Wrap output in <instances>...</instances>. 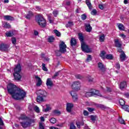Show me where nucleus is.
<instances>
[{
    "instance_id": "obj_1",
    "label": "nucleus",
    "mask_w": 129,
    "mask_h": 129,
    "mask_svg": "<svg viewBox=\"0 0 129 129\" xmlns=\"http://www.w3.org/2000/svg\"><path fill=\"white\" fill-rule=\"evenodd\" d=\"M8 92L12 95V98L15 100H21L26 97L27 93L24 90L16 86L14 84H9L7 86Z\"/></svg>"
},
{
    "instance_id": "obj_2",
    "label": "nucleus",
    "mask_w": 129,
    "mask_h": 129,
    "mask_svg": "<svg viewBox=\"0 0 129 129\" xmlns=\"http://www.w3.org/2000/svg\"><path fill=\"white\" fill-rule=\"evenodd\" d=\"M79 39L81 42V47L83 52L85 53H91L92 52V49L89 48V46L85 44L84 42V36H83V34L82 33H78Z\"/></svg>"
},
{
    "instance_id": "obj_3",
    "label": "nucleus",
    "mask_w": 129,
    "mask_h": 129,
    "mask_svg": "<svg viewBox=\"0 0 129 129\" xmlns=\"http://www.w3.org/2000/svg\"><path fill=\"white\" fill-rule=\"evenodd\" d=\"M14 73H13V76L15 80L16 81H20L22 79V76L21 74V71H22V67L20 63H18L14 69Z\"/></svg>"
},
{
    "instance_id": "obj_4",
    "label": "nucleus",
    "mask_w": 129,
    "mask_h": 129,
    "mask_svg": "<svg viewBox=\"0 0 129 129\" xmlns=\"http://www.w3.org/2000/svg\"><path fill=\"white\" fill-rule=\"evenodd\" d=\"M37 95L36 101L37 102H44L46 101V97H47L48 93L45 90H40L37 92Z\"/></svg>"
},
{
    "instance_id": "obj_5",
    "label": "nucleus",
    "mask_w": 129,
    "mask_h": 129,
    "mask_svg": "<svg viewBox=\"0 0 129 129\" xmlns=\"http://www.w3.org/2000/svg\"><path fill=\"white\" fill-rule=\"evenodd\" d=\"M35 21L41 28H46V26H47V21L42 14H38L36 16Z\"/></svg>"
},
{
    "instance_id": "obj_6",
    "label": "nucleus",
    "mask_w": 129,
    "mask_h": 129,
    "mask_svg": "<svg viewBox=\"0 0 129 129\" xmlns=\"http://www.w3.org/2000/svg\"><path fill=\"white\" fill-rule=\"evenodd\" d=\"M59 49L55 51V55L57 57H60L61 56V53L62 54L65 53L67 51L66 48H67V45L65 44L64 41H61L60 43L59 44Z\"/></svg>"
},
{
    "instance_id": "obj_7",
    "label": "nucleus",
    "mask_w": 129,
    "mask_h": 129,
    "mask_svg": "<svg viewBox=\"0 0 129 129\" xmlns=\"http://www.w3.org/2000/svg\"><path fill=\"white\" fill-rule=\"evenodd\" d=\"M10 49V45L6 43H1L0 44V51L2 52H8Z\"/></svg>"
},
{
    "instance_id": "obj_8",
    "label": "nucleus",
    "mask_w": 129,
    "mask_h": 129,
    "mask_svg": "<svg viewBox=\"0 0 129 129\" xmlns=\"http://www.w3.org/2000/svg\"><path fill=\"white\" fill-rule=\"evenodd\" d=\"M80 82H74L72 85V88L73 90H75L76 91H78V90H80Z\"/></svg>"
},
{
    "instance_id": "obj_9",
    "label": "nucleus",
    "mask_w": 129,
    "mask_h": 129,
    "mask_svg": "<svg viewBox=\"0 0 129 129\" xmlns=\"http://www.w3.org/2000/svg\"><path fill=\"white\" fill-rule=\"evenodd\" d=\"M98 68H99L100 71L103 74H104L105 72H106V67L102 62H99L98 63Z\"/></svg>"
},
{
    "instance_id": "obj_10",
    "label": "nucleus",
    "mask_w": 129,
    "mask_h": 129,
    "mask_svg": "<svg viewBox=\"0 0 129 129\" xmlns=\"http://www.w3.org/2000/svg\"><path fill=\"white\" fill-rule=\"evenodd\" d=\"M28 121L20 122V124L23 128H27L28 126L31 125L32 123V119H29Z\"/></svg>"
},
{
    "instance_id": "obj_11",
    "label": "nucleus",
    "mask_w": 129,
    "mask_h": 129,
    "mask_svg": "<svg viewBox=\"0 0 129 129\" xmlns=\"http://www.w3.org/2000/svg\"><path fill=\"white\" fill-rule=\"evenodd\" d=\"M70 94L73 99L74 102H76L78 100V95L75 91H72Z\"/></svg>"
},
{
    "instance_id": "obj_12",
    "label": "nucleus",
    "mask_w": 129,
    "mask_h": 129,
    "mask_svg": "<svg viewBox=\"0 0 129 129\" xmlns=\"http://www.w3.org/2000/svg\"><path fill=\"white\" fill-rule=\"evenodd\" d=\"M74 107V104L71 103H68L67 104L66 110L68 112H71L72 111V108Z\"/></svg>"
},
{
    "instance_id": "obj_13",
    "label": "nucleus",
    "mask_w": 129,
    "mask_h": 129,
    "mask_svg": "<svg viewBox=\"0 0 129 129\" xmlns=\"http://www.w3.org/2000/svg\"><path fill=\"white\" fill-rule=\"evenodd\" d=\"M46 85L48 86V89H51V87L53 86V82L51 78H48L46 81Z\"/></svg>"
},
{
    "instance_id": "obj_14",
    "label": "nucleus",
    "mask_w": 129,
    "mask_h": 129,
    "mask_svg": "<svg viewBox=\"0 0 129 129\" xmlns=\"http://www.w3.org/2000/svg\"><path fill=\"white\" fill-rule=\"evenodd\" d=\"M85 29L86 30V32H87L88 33H90V32L92 31V27H91L90 24H85Z\"/></svg>"
},
{
    "instance_id": "obj_15",
    "label": "nucleus",
    "mask_w": 129,
    "mask_h": 129,
    "mask_svg": "<svg viewBox=\"0 0 129 129\" xmlns=\"http://www.w3.org/2000/svg\"><path fill=\"white\" fill-rule=\"evenodd\" d=\"M33 17H34V13L32 11H29L28 13L25 16V18L27 20H31Z\"/></svg>"
},
{
    "instance_id": "obj_16",
    "label": "nucleus",
    "mask_w": 129,
    "mask_h": 129,
    "mask_svg": "<svg viewBox=\"0 0 129 129\" xmlns=\"http://www.w3.org/2000/svg\"><path fill=\"white\" fill-rule=\"evenodd\" d=\"M18 119L19 120H28L29 119H31V118H29L25 114H21Z\"/></svg>"
},
{
    "instance_id": "obj_17",
    "label": "nucleus",
    "mask_w": 129,
    "mask_h": 129,
    "mask_svg": "<svg viewBox=\"0 0 129 129\" xmlns=\"http://www.w3.org/2000/svg\"><path fill=\"white\" fill-rule=\"evenodd\" d=\"M119 58L121 62H123V61H125V59L126 58V55L124 52L121 53L119 55Z\"/></svg>"
},
{
    "instance_id": "obj_18",
    "label": "nucleus",
    "mask_w": 129,
    "mask_h": 129,
    "mask_svg": "<svg viewBox=\"0 0 129 129\" xmlns=\"http://www.w3.org/2000/svg\"><path fill=\"white\" fill-rule=\"evenodd\" d=\"M71 46L72 47H75L77 45V41H76V39L74 38H72L70 41Z\"/></svg>"
},
{
    "instance_id": "obj_19",
    "label": "nucleus",
    "mask_w": 129,
    "mask_h": 129,
    "mask_svg": "<svg viewBox=\"0 0 129 129\" xmlns=\"http://www.w3.org/2000/svg\"><path fill=\"white\" fill-rule=\"evenodd\" d=\"M35 78L36 79H38V81L36 83V86H41L42 85V80L41 79V78L39 77L38 76H35Z\"/></svg>"
},
{
    "instance_id": "obj_20",
    "label": "nucleus",
    "mask_w": 129,
    "mask_h": 129,
    "mask_svg": "<svg viewBox=\"0 0 129 129\" xmlns=\"http://www.w3.org/2000/svg\"><path fill=\"white\" fill-rule=\"evenodd\" d=\"M126 87H127V85L126 84V82L123 81L120 83V89H121V90H122V89H124V88H126Z\"/></svg>"
},
{
    "instance_id": "obj_21",
    "label": "nucleus",
    "mask_w": 129,
    "mask_h": 129,
    "mask_svg": "<svg viewBox=\"0 0 129 129\" xmlns=\"http://www.w3.org/2000/svg\"><path fill=\"white\" fill-rule=\"evenodd\" d=\"M4 20L7 21H15V18L10 15H5L4 16Z\"/></svg>"
},
{
    "instance_id": "obj_22",
    "label": "nucleus",
    "mask_w": 129,
    "mask_h": 129,
    "mask_svg": "<svg viewBox=\"0 0 129 129\" xmlns=\"http://www.w3.org/2000/svg\"><path fill=\"white\" fill-rule=\"evenodd\" d=\"M114 44H115V46L117 47V48H121V44L119 43V41L118 39H115L114 40Z\"/></svg>"
},
{
    "instance_id": "obj_23",
    "label": "nucleus",
    "mask_w": 129,
    "mask_h": 129,
    "mask_svg": "<svg viewBox=\"0 0 129 129\" xmlns=\"http://www.w3.org/2000/svg\"><path fill=\"white\" fill-rule=\"evenodd\" d=\"M52 114L53 115H60V114H61V111H60V110H57V109L53 110L52 112Z\"/></svg>"
},
{
    "instance_id": "obj_24",
    "label": "nucleus",
    "mask_w": 129,
    "mask_h": 129,
    "mask_svg": "<svg viewBox=\"0 0 129 129\" xmlns=\"http://www.w3.org/2000/svg\"><path fill=\"white\" fill-rule=\"evenodd\" d=\"M5 35H6L7 37L8 38L10 37H13L14 36V32L12 31H9L6 32Z\"/></svg>"
},
{
    "instance_id": "obj_25",
    "label": "nucleus",
    "mask_w": 129,
    "mask_h": 129,
    "mask_svg": "<svg viewBox=\"0 0 129 129\" xmlns=\"http://www.w3.org/2000/svg\"><path fill=\"white\" fill-rule=\"evenodd\" d=\"M47 41L48 43H53L55 41V37L53 36H49Z\"/></svg>"
},
{
    "instance_id": "obj_26",
    "label": "nucleus",
    "mask_w": 129,
    "mask_h": 129,
    "mask_svg": "<svg viewBox=\"0 0 129 129\" xmlns=\"http://www.w3.org/2000/svg\"><path fill=\"white\" fill-rule=\"evenodd\" d=\"M86 4L90 10H91V9H92V5H91L90 0H86Z\"/></svg>"
},
{
    "instance_id": "obj_27",
    "label": "nucleus",
    "mask_w": 129,
    "mask_h": 129,
    "mask_svg": "<svg viewBox=\"0 0 129 129\" xmlns=\"http://www.w3.org/2000/svg\"><path fill=\"white\" fill-rule=\"evenodd\" d=\"M118 28L120 31H123L124 30V26L121 23L117 24Z\"/></svg>"
},
{
    "instance_id": "obj_28",
    "label": "nucleus",
    "mask_w": 129,
    "mask_h": 129,
    "mask_svg": "<svg viewBox=\"0 0 129 129\" xmlns=\"http://www.w3.org/2000/svg\"><path fill=\"white\" fill-rule=\"evenodd\" d=\"M104 40H105V36H104V34H102L100 36L99 41L101 43H103V42H104Z\"/></svg>"
},
{
    "instance_id": "obj_29",
    "label": "nucleus",
    "mask_w": 129,
    "mask_h": 129,
    "mask_svg": "<svg viewBox=\"0 0 129 129\" xmlns=\"http://www.w3.org/2000/svg\"><path fill=\"white\" fill-rule=\"evenodd\" d=\"M91 94H92V95H97L98 96H102L101 95V94H100V93H99V91H95V92H91Z\"/></svg>"
},
{
    "instance_id": "obj_30",
    "label": "nucleus",
    "mask_w": 129,
    "mask_h": 129,
    "mask_svg": "<svg viewBox=\"0 0 129 129\" xmlns=\"http://www.w3.org/2000/svg\"><path fill=\"white\" fill-rule=\"evenodd\" d=\"M90 119L93 121V122H95L96 120V118H97V116L96 115H91L90 116Z\"/></svg>"
},
{
    "instance_id": "obj_31",
    "label": "nucleus",
    "mask_w": 129,
    "mask_h": 129,
    "mask_svg": "<svg viewBox=\"0 0 129 129\" xmlns=\"http://www.w3.org/2000/svg\"><path fill=\"white\" fill-rule=\"evenodd\" d=\"M121 107L123 109H124V110H125V111H127V112H129V106L128 105H124V106H122Z\"/></svg>"
},
{
    "instance_id": "obj_32",
    "label": "nucleus",
    "mask_w": 129,
    "mask_h": 129,
    "mask_svg": "<svg viewBox=\"0 0 129 129\" xmlns=\"http://www.w3.org/2000/svg\"><path fill=\"white\" fill-rule=\"evenodd\" d=\"M105 58L106 59H108L109 60H112V59H113V56L112 54H107L105 56Z\"/></svg>"
},
{
    "instance_id": "obj_33",
    "label": "nucleus",
    "mask_w": 129,
    "mask_h": 129,
    "mask_svg": "<svg viewBox=\"0 0 129 129\" xmlns=\"http://www.w3.org/2000/svg\"><path fill=\"white\" fill-rule=\"evenodd\" d=\"M119 102L120 105H121L122 107L124 106V105H125V102L124 101V100L122 99H120Z\"/></svg>"
},
{
    "instance_id": "obj_34",
    "label": "nucleus",
    "mask_w": 129,
    "mask_h": 129,
    "mask_svg": "<svg viewBox=\"0 0 129 129\" xmlns=\"http://www.w3.org/2000/svg\"><path fill=\"white\" fill-rule=\"evenodd\" d=\"M72 26H73V22L70 21L68 22V24L66 25V28H70Z\"/></svg>"
},
{
    "instance_id": "obj_35",
    "label": "nucleus",
    "mask_w": 129,
    "mask_h": 129,
    "mask_svg": "<svg viewBox=\"0 0 129 129\" xmlns=\"http://www.w3.org/2000/svg\"><path fill=\"white\" fill-rule=\"evenodd\" d=\"M4 27L5 28V29H10L11 28V25L10 23H8V22H6L4 25Z\"/></svg>"
},
{
    "instance_id": "obj_36",
    "label": "nucleus",
    "mask_w": 129,
    "mask_h": 129,
    "mask_svg": "<svg viewBox=\"0 0 129 129\" xmlns=\"http://www.w3.org/2000/svg\"><path fill=\"white\" fill-rule=\"evenodd\" d=\"M46 108L44 109V112H48L49 110L51 109V108L50 107V105L46 104Z\"/></svg>"
},
{
    "instance_id": "obj_37",
    "label": "nucleus",
    "mask_w": 129,
    "mask_h": 129,
    "mask_svg": "<svg viewBox=\"0 0 129 129\" xmlns=\"http://www.w3.org/2000/svg\"><path fill=\"white\" fill-rule=\"evenodd\" d=\"M54 32L57 37H60V36H61V33H60L58 30L55 29L54 30Z\"/></svg>"
},
{
    "instance_id": "obj_38",
    "label": "nucleus",
    "mask_w": 129,
    "mask_h": 129,
    "mask_svg": "<svg viewBox=\"0 0 129 129\" xmlns=\"http://www.w3.org/2000/svg\"><path fill=\"white\" fill-rule=\"evenodd\" d=\"M70 129H76V126L74 124V123L72 122L70 124Z\"/></svg>"
},
{
    "instance_id": "obj_39",
    "label": "nucleus",
    "mask_w": 129,
    "mask_h": 129,
    "mask_svg": "<svg viewBox=\"0 0 129 129\" xmlns=\"http://www.w3.org/2000/svg\"><path fill=\"white\" fill-rule=\"evenodd\" d=\"M97 106L98 108H101V109H105L106 108L104 105L102 104H98Z\"/></svg>"
},
{
    "instance_id": "obj_40",
    "label": "nucleus",
    "mask_w": 129,
    "mask_h": 129,
    "mask_svg": "<svg viewBox=\"0 0 129 129\" xmlns=\"http://www.w3.org/2000/svg\"><path fill=\"white\" fill-rule=\"evenodd\" d=\"M57 121V120L56 119V118H51L50 119V122H51V123H56V121Z\"/></svg>"
},
{
    "instance_id": "obj_41",
    "label": "nucleus",
    "mask_w": 129,
    "mask_h": 129,
    "mask_svg": "<svg viewBox=\"0 0 129 129\" xmlns=\"http://www.w3.org/2000/svg\"><path fill=\"white\" fill-rule=\"evenodd\" d=\"M91 60H92V57H91V55L90 54L88 55V56L86 58V61H87L88 62H90Z\"/></svg>"
},
{
    "instance_id": "obj_42",
    "label": "nucleus",
    "mask_w": 129,
    "mask_h": 129,
    "mask_svg": "<svg viewBox=\"0 0 129 129\" xmlns=\"http://www.w3.org/2000/svg\"><path fill=\"white\" fill-rule=\"evenodd\" d=\"M118 121L120 123H121V124H125V123H124V120L121 118H118Z\"/></svg>"
},
{
    "instance_id": "obj_43",
    "label": "nucleus",
    "mask_w": 129,
    "mask_h": 129,
    "mask_svg": "<svg viewBox=\"0 0 129 129\" xmlns=\"http://www.w3.org/2000/svg\"><path fill=\"white\" fill-rule=\"evenodd\" d=\"M42 70H43V71H45V72L48 71V69L46 68V64L45 63H42Z\"/></svg>"
},
{
    "instance_id": "obj_44",
    "label": "nucleus",
    "mask_w": 129,
    "mask_h": 129,
    "mask_svg": "<svg viewBox=\"0 0 129 129\" xmlns=\"http://www.w3.org/2000/svg\"><path fill=\"white\" fill-rule=\"evenodd\" d=\"M11 41L12 44H13L14 45H15L16 43H17V39L16 38V37H12L11 39Z\"/></svg>"
},
{
    "instance_id": "obj_45",
    "label": "nucleus",
    "mask_w": 129,
    "mask_h": 129,
    "mask_svg": "<svg viewBox=\"0 0 129 129\" xmlns=\"http://www.w3.org/2000/svg\"><path fill=\"white\" fill-rule=\"evenodd\" d=\"M87 18V16H86V14H84L81 15V19H82V21H85V20H86Z\"/></svg>"
},
{
    "instance_id": "obj_46",
    "label": "nucleus",
    "mask_w": 129,
    "mask_h": 129,
    "mask_svg": "<svg viewBox=\"0 0 129 129\" xmlns=\"http://www.w3.org/2000/svg\"><path fill=\"white\" fill-rule=\"evenodd\" d=\"M38 129H45V126L43 125V123L39 122V128Z\"/></svg>"
},
{
    "instance_id": "obj_47",
    "label": "nucleus",
    "mask_w": 129,
    "mask_h": 129,
    "mask_svg": "<svg viewBox=\"0 0 129 129\" xmlns=\"http://www.w3.org/2000/svg\"><path fill=\"white\" fill-rule=\"evenodd\" d=\"M116 68L118 70H119L120 69V64H119V62H116L115 64Z\"/></svg>"
},
{
    "instance_id": "obj_48",
    "label": "nucleus",
    "mask_w": 129,
    "mask_h": 129,
    "mask_svg": "<svg viewBox=\"0 0 129 129\" xmlns=\"http://www.w3.org/2000/svg\"><path fill=\"white\" fill-rule=\"evenodd\" d=\"M106 54V52H105V51H102L100 53V57H102V58H104V55Z\"/></svg>"
},
{
    "instance_id": "obj_49",
    "label": "nucleus",
    "mask_w": 129,
    "mask_h": 129,
    "mask_svg": "<svg viewBox=\"0 0 129 129\" xmlns=\"http://www.w3.org/2000/svg\"><path fill=\"white\" fill-rule=\"evenodd\" d=\"M34 110L37 113H39V112H40V109H39V107L37 106L34 107Z\"/></svg>"
},
{
    "instance_id": "obj_50",
    "label": "nucleus",
    "mask_w": 129,
    "mask_h": 129,
    "mask_svg": "<svg viewBox=\"0 0 129 129\" xmlns=\"http://www.w3.org/2000/svg\"><path fill=\"white\" fill-rule=\"evenodd\" d=\"M87 109L90 112H92V111H94L95 110V108H90V107H87Z\"/></svg>"
},
{
    "instance_id": "obj_51",
    "label": "nucleus",
    "mask_w": 129,
    "mask_h": 129,
    "mask_svg": "<svg viewBox=\"0 0 129 129\" xmlns=\"http://www.w3.org/2000/svg\"><path fill=\"white\" fill-rule=\"evenodd\" d=\"M83 114L85 116H87V115L89 114V112H88V111H87V110H84L83 111Z\"/></svg>"
},
{
    "instance_id": "obj_52",
    "label": "nucleus",
    "mask_w": 129,
    "mask_h": 129,
    "mask_svg": "<svg viewBox=\"0 0 129 129\" xmlns=\"http://www.w3.org/2000/svg\"><path fill=\"white\" fill-rule=\"evenodd\" d=\"M54 17H57V16L58 15V11L57 10H54L53 13H52Z\"/></svg>"
},
{
    "instance_id": "obj_53",
    "label": "nucleus",
    "mask_w": 129,
    "mask_h": 129,
    "mask_svg": "<svg viewBox=\"0 0 129 129\" xmlns=\"http://www.w3.org/2000/svg\"><path fill=\"white\" fill-rule=\"evenodd\" d=\"M96 14H97V11L95 9L93 10L91 12L92 15H96Z\"/></svg>"
},
{
    "instance_id": "obj_54",
    "label": "nucleus",
    "mask_w": 129,
    "mask_h": 129,
    "mask_svg": "<svg viewBox=\"0 0 129 129\" xmlns=\"http://www.w3.org/2000/svg\"><path fill=\"white\" fill-rule=\"evenodd\" d=\"M0 125L4 126L5 125V123H4V120H3V119L0 117Z\"/></svg>"
},
{
    "instance_id": "obj_55",
    "label": "nucleus",
    "mask_w": 129,
    "mask_h": 129,
    "mask_svg": "<svg viewBox=\"0 0 129 129\" xmlns=\"http://www.w3.org/2000/svg\"><path fill=\"white\" fill-rule=\"evenodd\" d=\"M76 78H77V79H81L82 78V77L81 75L78 74V75H76L75 76Z\"/></svg>"
},
{
    "instance_id": "obj_56",
    "label": "nucleus",
    "mask_w": 129,
    "mask_h": 129,
    "mask_svg": "<svg viewBox=\"0 0 129 129\" xmlns=\"http://www.w3.org/2000/svg\"><path fill=\"white\" fill-rule=\"evenodd\" d=\"M76 124L78 128H80L81 125H80V121H77Z\"/></svg>"
},
{
    "instance_id": "obj_57",
    "label": "nucleus",
    "mask_w": 129,
    "mask_h": 129,
    "mask_svg": "<svg viewBox=\"0 0 129 129\" xmlns=\"http://www.w3.org/2000/svg\"><path fill=\"white\" fill-rule=\"evenodd\" d=\"M119 53H124V51H123V50H122V49H121V47H119L118 48V51H117Z\"/></svg>"
},
{
    "instance_id": "obj_58",
    "label": "nucleus",
    "mask_w": 129,
    "mask_h": 129,
    "mask_svg": "<svg viewBox=\"0 0 129 129\" xmlns=\"http://www.w3.org/2000/svg\"><path fill=\"white\" fill-rule=\"evenodd\" d=\"M58 75H59V72H56L54 74V76L52 77V78H53V79L56 78V77H57V76H58Z\"/></svg>"
},
{
    "instance_id": "obj_59",
    "label": "nucleus",
    "mask_w": 129,
    "mask_h": 129,
    "mask_svg": "<svg viewBox=\"0 0 129 129\" xmlns=\"http://www.w3.org/2000/svg\"><path fill=\"white\" fill-rule=\"evenodd\" d=\"M106 89L107 92H111L112 91L110 87H106Z\"/></svg>"
},
{
    "instance_id": "obj_60",
    "label": "nucleus",
    "mask_w": 129,
    "mask_h": 129,
    "mask_svg": "<svg viewBox=\"0 0 129 129\" xmlns=\"http://www.w3.org/2000/svg\"><path fill=\"white\" fill-rule=\"evenodd\" d=\"M88 81L89 82H93V78H92L91 77H89Z\"/></svg>"
},
{
    "instance_id": "obj_61",
    "label": "nucleus",
    "mask_w": 129,
    "mask_h": 129,
    "mask_svg": "<svg viewBox=\"0 0 129 129\" xmlns=\"http://www.w3.org/2000/svg\"><path fill=\"white\" fill-rule=\"evenodd\" d=\"M63 123H60V124H57L56 125V126H59L60 127H62L63 126Z\"/></svg>"
},
{
    "instance_id": "obj_62",
    "label": "nucleus",
    "mask_w": 129,
    "mask_h": 129,
    "mask_svg": "<svg viewBox=\"0 0 129 129\" xmlns=\"http://www.w3.org/2000/svg\"><path fill=\"white\" fill-rule=\"evenodd\" d=\"M99 8L100 10H103V9H104L103 5H99Z\"/></svg>"
},
{
    "instance_id": "obj_63",
    "label": "nucleus",
    "mask_w": 129,
    "mask_h": 129,
    "mask_svg": "<svg viewBox=\"0 0 129 129\" xmlns=\"http://www.w3.org/2000/svg\"><path fill=\"white\" fill-rule=\"evenodd\" d=\"M40 118L41 121H45V117L44 116H41Z\"/></svg>"
},
{
    "instance_id": "obj_64",
    "label": "nucleus",
    "mask_w": 129,
    "mask_h": 129,
    "mask_svg": "<svg viewBox=\"0 0 129 129\" xmlns=\"http://www.w3.org/2000/svg\"><path fill=\"white\" fill-rule=\"evenodd\" d=\"M49 129H59V128L55 126H50L49 127Z\"/></svg>"
}]
</instances>
